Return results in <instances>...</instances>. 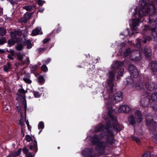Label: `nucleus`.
I'll return each instance as SVG.
<instances>
[{
    "mask_svg": "<svg viewBox=\"0 0 157 157\" xmlns=\"http://www.w3.org/2000/svg\"><path fill=\"white\" fill-rule=\"evenodd\" d=\"M24 45L27 46V48L28 49H30L32 47L31 41L29 40H28L24 42Z\"/></svg>",
    "mask_w": 157,
    "mask_h": 157,
    "instance_id": "nucleus-26",
    "label": "nucleus"
},
{
    "mask_svg": "<svg viewBox=\"0 0 157 157\" xmlns=\"http://www.w3.org/2000/svg\"><path fill=\"white\" fill-rule=\"evenodd\" d=\"M34 155H35L36 153H35L34 152ZM25 155L26 157H34V155H33L30 152H28V153Z\"/></svg>",
    "mask_w": 157,
    "mask_h": 157,
    "instance_id": "nucleus-54",
    "label": "nucleus"
},
{
    "mask_svg": "<svg viewBox=\"0 0 157 157\" xmlns=\"http://www.w3.org/2000/svg\"><path fill=\"white\" fill-rule=\"evenodd\" d=\"M37 3L40 6H42L43 4V3H42V0H38Z\"/></svg>",
    "mask_w": 157,
    "mask_h": 157,
    "instance_id": "nucleus-57",
    "label": "nucleus"
},
{
    "mask_svg": "<svg viewBox=\"0 0 157 157\" xmlns=\"http://www.w3.org/2000/svg\"><path fill=\"white\" fill-rule=\"evenodd\" d=\"M6 33V31L5 29L3 28L0 27V34L1 36H5Z\"/></svg>",
    "mask_w": 157,
    "mask_h": 157,
    "instance_id": "nucleus-34",
    "label": "nucleus"
},
{
    "mask_svg": "<svg viewBox=\"0 0 157 157\" xmlns=\"http://www.w3.org/2000/svg\"><path fill=\"white\" fill-rule=\"evenodd\" d=\"M138 122H140L143 120L142 115L141 112L138 111Z\"/></svg>",
    "mask_w": 157,
    "mask_h": 157,
    "instance_id": "nucleus-44",
    "label": "nucleus"
},
{
    "mask_svg": "<svg viewBox=\"0 0 157 157\" xmlns=\"http://www.w3.org/2000/svg\"><path fill=\"white\" fill-rule=\"evenodd\" d=\"M11 68V64L10 62H8L6 64L3 66L4 70L6 72H8Z\"/></svg>",
    "mask_w": 157,
    "mask_h": 157,
    "instance_id": "nucleus-24",
    "label": "nucleus"
},
{
    "mask_svg": "<svg viewBox=\"0 0 157 157\" xmlns=\"http://www.w3.org/2000/svg\"><path fill=\"white\" fill-rule=\"evenodd\" d=\"M124 63L123 61L120 62L118 61H116L113 64L112 67V69L114 71H118L117 78L119 79V76H123L124 71V69L123 67H124Z\"/></svg>",
    "mask_w": 157,
    "mask_h": 157,
    "instance_id": "nucleus-5",
    "label": "nucleus"
},
{
    "mask_svg": "<svg viewBox=\"0 0 157 157\" xmlns=\"http://www.w3.org/2000/svg\"><path fill=\"white\" fill-rule=\"evenodd\" d=\"M92 150L88 147L86 148L82 152V154L84 157H89L92 155Z\"/></svg>",
    "mask_w": 157,
    "mask_h": 157,
    "instance_id": "nucleus-18",
    "label": "nucleus"
},
{
    "mask_svg": "<svg viewBox=\"0 0 157 157\" xmlns=\"http://www.w3.org/2000/svg\"><path fill=\"white\" fill-rule=\"evenodd\" d=\"M135 13L133 14V17L135 18L131 19L132 23L130 24L131 29H132V35L133 34L134 32L137 33V18H136L137 13V7L136 6L134 9Z\"/></svg>",
    "mask_w": 157,
    "mask_h": 157,
    "instance_id": "nucleus-8",
    "label": "nucleus"
},
{
    "mask_svg": "<svg viewBox=\"0 0 157 157\" xmlns=\"http://www.w3.org/2000/svg\"><path fill=\"white\" fill-rule=\"evenodd\" d=\"M16 109L19 113L21 112V106H16Z\"/></svg>",
    "mask_w": 157,
    "mask_h": 157,
    "instance_id": "nucleus-59",
    "label": "nucleus"
},
{
    "mask_svg": "<svg viewBox=\"0 0 157 157\" xmlns=\"http://www.w3.org/2000/svg\"><path fill=\"white\" fill-rule=\"evenodd\" d=\"M113 99L116 102L122 101L123 99V93L120 91L117 92L114 94Z\"/></svg>",
    "mask_w": 157,
    "mask_h": 157,
    "instance_id": "nucleus-17",
    "label": "nucleus"
},
{
    "mask_svg": "<svg viewBox=\"0 0 157 157\" xmlns=\"http://www.w3.org/2000/svg\"><path fill=\"white\" fill-rule=\"evenodd\" d=\"M151 70L153 72L157 71V62L155 61L151 62L150 64Z\"/></svg>",
    "mask_w": 157,
    "mask_h": 157,
    "instance_id": "nucleus-19",
    "label": "nucleus"
},
{
    "mask_svg": "<svg viewBox=\"0 0 157 157\" xmlns=\"http://www.w3.org/2000/svg\"><path fill=\"white\" fill-rule=\"evenodd\" d=\"M25 138L26 141L28 142H30L33 140L32 137L29 135H26Z\"/></svg>",
    "mask_w": 157,
    "mask_h": 157,
    "instance_id": "nucleus-43",
    "label": "nucleus"
},
{
    "mask_svg": "<svg viewBox=\"0 0 157 157\" xmlns=\"http://www.w3.org/2000/svg\"><path fill=\"white\" fill-rule=\"evenodd\" d=\"M6 52V51L2 49H0V53L3 54Z\"/></svg>",
    "mask_w": 157,
    "mask_h": 157,
    "instance_id": "nucleus-64",
    "label": "nucleus"
},
{
    "mask_svg": "<svg viewBox=\"0 0 157 157\" xmlns=\"http://www.w3.org/2000/svg\"><path fill=\"white\" fill-rule=\"evenodd\" d=\"M50 61L51 59L50 58H48L45 61L44 63L46 64H48L50 62Z\"/></svg>",
    "mask_w": 157,
    "mask_h": 157,
    "instance_id": "nucleus-61",
    "label": "nucleus"
},
{
    "mask_svg": "<svg viewBox=\"0 0 157 157\" xmlns=\"http://www.w3.org/2000/svg\"><path fill=\"white\" fill-rule=\"evenodd\" d=\"M147 3L144 1H140V2L143 6L141 7L139 11V14L140 16L142 17L146 14L152 15L155 11L154 4L153 3V0H146Z\"/></svg>",
    "mask_w": 157,
    "mask_h": 157,
    "instance_id": "nucleus-2",
    "label": "nucleus"
},
{
    "mask_svg": "<svg viewBox=\"0 0 157 157\" xmlns=\"http://www.w3.org/2000/svg\"><path fill=\"white\" fill-rule=\"evenodd\" d=\"M6 40L4 37H2L0 38V45H2L6 42Z\"/></svg>",
    "mask_w": 157,
    "mask_h": 157,
    "instance_id": "nucleus-39",
    "label": "nucleus"
},
{
    "mask_svg": "<svg viewBox=\"0 0 157 157\" xmlns=\"http://www.w3.org/2000/svg\"><path fill=\"white\" fill-rule=\"evenodd\" d=\"M124 63L123 61L120 62L118 61H116L113 64L112 67V69L114 71H118L117 78L119 79V76H123L124 71V69L123 67H124Z\"/></svg>",
    "mask_w": 157,
    "mask_h": 157,
    "instance_id": "nucleus-4",
    "label": "nucleus"
},
{
    "mask_svg": "<svg viewBox=\"0 0 157 157\" xmlns=\"http://www.w3.org/2000/svg\"><path fill=\"white\" fill-rule=\"evenodd\" d=\"M18 92L21 94H25L27 91L25 90L23 88H20L18 90Z\"/></svg>",
    "mask_w": 157,
    "mask_h": 157,
    "instance_id": "nucleus-48",
    "label": "nucleus"
},
{
    "mask_svg": "<svg viewBox=\"0 0 157 157\" xmlns=\"http://www.w3.org/2000/svg\"><path fill=\"white\" fill-rule=\"evenodd\" d=\"M38 82L39 83H41L45 82L44 77L42 75H39L38 77Z\"/></svg>",
    "mask_w": 157,
    "mask_h": 157,
    "instance_id": "nucleus-35",
    "label": "nucleus"
},
{
    "mask_svg": "<svg viewBox=\"0 0 157 157\" xmlns=\"http://www.w3.org/2000/svg\"><path fill=\"white\" fill-rule=\"evenodd\" d=\"M9 2L13 6L17 4V0H9Z\"/></svg>",
    "mask_w": 157,
    "mask_h": 157,
    "instance_id": "nucleus-51",
    "label": "nucleus"
},
{
    "mask_svg": "<svg viewBox=\"0 0 157 157\" xmlns=\"http://www.w3.org/2000/svg\"><path fill=\"white\" fill-rule=\"evenodd\" d=\"M20 96L21 97V100L22 103V104L25 103H26L27 102L25 99V96H22V95H20Z\"/></svg>",
    "mask_w": 157,
    "mask_h": 157,
    "instance_id": "nucleus-46",
    "label": "nucleus"
},
{
    "mask_svg": "<svg viewBox=\"0 0 157 157\" xmlns=\"http://www.w3.org/2000/svg\"><path fill=\"white\" fill-rule=\"evenodd\" d=\"M22 105H23V107L25 109V113H26V110L27 109V103H25L24 104H23Z\"/></svg>",
    "mask_w": 157,
    "mask_h": 157,
    "instance_id": "nucleus-62",
    "label": "nucleus"
},
{
    "mask_svg": "<svg viewBox=\"0 0 157 157\" xmlns=\"http://www.w3.org/2000/svg\"><path fill=\"white\" fill-rule=\"evenodd\" d=\"M22 151V148H20L16 152H12L11 153H10L9 155L7 156L6 157H11L17 156L20 155Z\"/></svg>",
    "mask_w": 157,
    "mask_h": 157,
    "instance_id": "nucleus-20",
    "label": "nucleus"
},
{
    "mask_svg": "<svg viewBox=\"0 0 157 157\" xmlns=\"http://www.w3.org/2000/svg\"><path fill=\"white\" fill-rule=\"evenodd\" d=\"M128 121L130 124L133 125L135 123L134 117L133 115H132L129 117Z\"/></svg>",
    "mask_w": 157,
    "mask_h": 157,
    "instance_id": "nucleus-23",
    "label": "nucleus"
},
{
    "mask_svg": "<svg viewBox=\"0 0 157 157\" xmlns=\"http://www.w3.org/2000/svg\"><path fill=\"white\" fill-rule=\"evenodd\" d=\"M138 53H139V56L138 57V60L139 59H140L141 58L142 55L143 54V49L140 47L138 49Z\"/></svg>",
    "mask_w": 157,
    "mask_h": 157,
    "instance_id": "nucleus-29",
    "label": "nucleus"
},
{
    "mask_svg": "<svg viewBox=\"0 0 157 157\" xmlns=\"http://www.w3.org/2000/svg\"><path fill=\"white\" fill-rule=\"evenodd\" d=\"M11 55L10 54H9L8 55L7 57L8 58L10 59L11 60H13L14 59V58L12 57Z\"/></svg>",
    "mask_w": 157,
    "mask_h": 157,
    "instance_id": "nucleus-60",
    "label": "nucleus"
},
{
    "mask_svg": "<svg viewBox=\"0 0 157 157\" xmlns=\"http://www.w3.org/2000/svg\"><path fill=\"white\" fill-rule=\"evenodd\" d=\"M104 126L105 129H109L110 128L112 127L111 122L110 121H109L107 122Z\"/></svg>",
    "mask_w": 157,
    "mask_h": 157,
    "instance_id": "nucleus-30",
    "label": "nucleus"
},
{
    "mask_svg": "<svg viewBox=\"0 0 157 157\" xmlns=\"http://www.w3.org/2000/svg\"><path fill=\"white\" fill-rule=\"evenodd\" d=\"M150 94L148 92H146L141 96L140 103L143 107H146L150 103Z\"/></svg>",
    "mask_w": 157,
    "mask_h": 157,
    "instance_id": "nucleus-9",
    "label": "nucleus"
},
{
    "mask_svg": "<svg viewBox=\"0 0 157 157\" xmlns=\"http://www.w3.org/2000/svg\"><path fill=\"white\" fill-rule=\"evenodd\" d=\"M105 136V135L104 133L101 132L98 135L95 134L92 138L91 142L93 145L96 146L95 149L98 151L100 155H102L105 154L107 143L106 142L100 141Z\"/></svg>",
    "mask_w": 157,
    "mask_h": 157,
    "instance_id": "nucleus-1",
    "label": "nucleus"
},
{
    "mask_svg": "<svg viewBox=\"0 0 157 157\" xmlns=\"http://www.w3.org/2000/svg\"><path fill=\"white\" fill-rule=\"evenodd\" d=\"M32 33L33 36H35L39 34H42V32H40V29L37 28L33 30Z\"/></svg>",
    "mask_w": 157,
    "mask_h": 157,
    "instance_id": "nucleus-25",
    "label": "nucleus"
},
{
    "mask_svg": "<svg viewBox=\"0 0 157 157\" xmlns=\"http://www.w3.org/2000/svg\"><path fill=\"white\" fill-rule=\"evenodd\" d=\"M8 44V47H10L14 45L16 43V41L15 39H10L7 41Z\"/></svg>",
    "mask_w": 157,
    "mask_h": 157,
    "instance_id": "nucleus-28",
    "label": "nucleus"
},
{
    "mask_svg": "<svg viewBox=\"0 0 157 157\" xmlns=\"http://www.w3.org/2000/svg\"><path fill=\"white\" fill-rule=\"evenodd\" d=\"M47 49V48H38L37 49L38 52V53H40L41 52H44L45 50H46Z\"/></svg>",
    "mask_w": 157,
    "mask_h": 157,
    "instance_id": "nucleus-45",
    "label": "nucleus"
},
{
    "mask_svg": "<svg viewBox=\"0 0 157 157\" xmlns=\"http://www.w3.org/2000/svg\"><path fill=\"white\" fill-rule=\"evenodd\" d=\"M144 54L146 57L150 56L152 54L151 50L150 48L147 47H144Z\"/></svg>",
    "mask_w": 157,
    "mask_h": 157,
    "instance_id": "nucleus-21",
    "label": "nucleus"
},
{
    "mask_svg": "<svg viewBox=\"0 0 157 157\" xmlns=\"http://www.w3.org/2000/svg\"><path fill=\"white\" fill-rule=\"evenodd\" d=\"M105 130L107 132V134L105 135V136L106 137V141L109 144L112 145L113 143L114 138L113 132L112 130L109 129Z\"/></svg>",
    "mask_w": 157,
    "mask_h": 157,
    "instance_id": "nucleus-10",
    "label": "nucleus"
},
{
    "mask_svg": "<svg viewBox=\"0 0 157 157\" xmlns=\"http://www.w3.org/2000/svg\"><path fill=\"white\" fill-rule=\"evenodd\" d=\"M108 114L109 116L112 119V125L113 130L117 133L122 130L124 128L123 126L121 124H119L117 119L115 118L110 110L108 111Z\"/></svg>",
    "mask_w": 157,
    "mask_h": 157,
    "instance_id": "nucleus-6",
    "label": "nucleus"
},
{
    "mask_svg": "<svg viewBox=\"0 0 157 157\" xmlns=\"http://www.w3.org/2000/svg\"><path fill=\"white\" fill-rule=\"evenodd\" d=\"M151 156V155L149 153V152H145L142 155L143 157H150Z\"/></svg>",
    "mask_w": 157,
    "mask_h": 157,
    "instance_id": "nucleus-49",
    "label": "nucleus"
},
{
    "mask_svg": "<svg viewBox=\"0 0 157 157\" xmlns=\"http://www.w3.org/2000/svg\"><path fill=\"white\" fill-rule=\"evenodd\" d=\"M22 151L24 154L26 155L29 152V150L26 147H24L22 149Z\"/></svg>",
    "mask_w": 157,
    "mask_h": 157,
    "instance_id": "nucleus-50",
    "label": "nucleus"
},
{
    "mask_svg": "<svg viewBox=\"0 0 157 157\" xmlns=\"http://www.w3.org/2000/svg\"><path fill=\"white\" fill-rule=\"evenodd\" d=\"M154 22L155 21L156 23H154L152 25L146 27L145 29L146 30H151L152 31L151 34L155 38L157 37V19L155 21L154 20Z\"/></svg>",
    "mask_w": 157,
    "mask_h": 157,
    "instance_id": "nucleus-11",
    "label": "nucleus"
},
{
    "mask_svg": "<svg viewBox=\"0 0 157 157\" xmlns=\"http://www.w3.org/2000/svg\"><path fill=\"white\" fill-rule=\"evenodd\" d=\"M152 100L154 101H157V92L153 93L151 96Z\"/></svg>",
    "mask_w": 157,
    "mask_h": 157,
    "instance_id": "nucleus-31",
    "label": "nucleus"
},
{
    "mask_svg": "<svg viewBox=\"0 0 157 157\" xmlns=\"http://www.w3.org/2000/svg\"><path fill=\"white\" fill-rule=\"evenodd\" d=\"M104 129V126L100 123L95 127V131L96 132H98L101 131Z\"/></svg>",
    "mask_w": 157,
    "mask_h": 157,
    "instance_id": "nucleus-22",
    "label": "nucleus"
},
{
    "mask_svg": "<svg viewBox=\"0 0 157 157\" xmlns=\"http://www.w3.org/2000/svg\"><path fill=\"white\" fill-rule=\"evenodd\" d=\"M9 52L11 53L10 55L11 56H14L15 53L13 50L12 49H10L9 51Z\"/></svg>",
    "mask_w": 157,
    "mask_h": 157,
    "instance_id": "nucleus-58",
    "label": "nucleus"
},
{
    "mask_svg": "<svg viewBox=\"0 0 157 157\" xmlns=\"http://www.w3.org/2000/svg\"><path fill=\"white\" fill-rule=\"evenodd\" d=\"M50 40H51V38H45L43 41V43L44 44H45L47 43V42H48Z\"/></svg>",
    "mask_w": 157,
    "mask_h": 157,
    "instance_id": "nucleus-52",
    "label": "nucleus"
},
{
    "mask_svg": "<svg viewBox=\"0 0 157 157\" xmlns=\"http://www.w3.org/2000/svg\"><path fill=\"white\" fill-rule=\"evenodd\" d=\"M146 124L150 128V129L152 132L157 126L155 122L151 119H147Z\"/></svg>",
    "mask_w": 157,
    "mask_h": 157,
    "instance_id": "nucleus-16",
    "label": "nucleus"
},
{
    "mask_svg": "<svg viewBox=\"0 0 157 157\" xmlns=\"http://www.w3.org/2000/svg\"><path fill=\"white\" fill-rule=\"evenodd\" d=\"M131 110V108L127 105L121 106L118 109L119 112L125 113H130Z\"/></svg>",
    "mask_w": 157,
    "mask_h": 157,
    "instance_id": "nucleus-15",
    "label": "nucleus"
},
{
    "mask_svg": "<svg viewBox=\"0 0 157 157\" xmlns=\"http://www.w3.org/2000/svg\"><path fill=\"white\" fill-rule=\"evenodd\" d=\"M128 70L131 79L129 81L128 80L127 81L132 85L133 87H137V69L133 65L130 64L128 66Z\"/></svg>",
    "mask_w": 157,
    "mask_h": 157,
    "instance_id": "nucleus-3",
    "label": "nucleus"
},
{
    "mask_svg": "<svg viewBox=\"0 0 157 157\" xmlns=\"http://www.w3.org/2000/svg\"><path fill=\"white\" fill-rule=\"evenodd\" d=\"M17 59L20 60L24 64L25 62H23V56L21 54L20 52L18 53L17 54Z\"/></svg>",
    "mask_w": 157,
    "mask_h": 157,
    "instance_id": "nucleus-33",
    "label": "nucleus"
},
{
    "mask_svg": "<svg viewBox=\"0 0 157 157\" xmlns=\"http://www.w3.org/2000/svg\"><path fill=\"white\" fill-rule=\"evenodd\" d=\"M153 102L151 104V106L153 109L155 111L157 110V102Z\"/></svg>",
    "mask_w": 157,
    "mask_h": 157,
    "instance_id": "nucleus-36",
    "label": "nucleus"
},
{
    "mask_svg": "<svg viewBox=\"0 0 157 157\" xmlns=\"http://www.w3.org/2000/svg\"><path fill=\"white\" fill-rule=\"evenodd\" d=\"M109 79L108 81L107 92L108 94H110L114 92L113 80L115 77V74L113 71L109 72Z\"/></svg>",
    "mask_w": 157,
    "mask_h": 157,
    "instance_id": "nucleus-7",
    "label": "nucleus"
},
{
    "mask_svg": "<svg viewBox=\"0 0 157 157\" xmlns=\"http://www.w3.org/2000/svg\"><path fill=\"white\" fill-rule=\"evenodd\" d=\"M33 69L34 71H36L37 70L38 67L37 65H35L33 67Z\"/></svg>",
    "mask_w": 157,
    "mask_h": 157,
    "instance_id": "nucleus-63",
    "label": "nucleus"
},
{
    "mask_svg": "<svg viewBox=\"0 0 157 157\" xmlns=\"http://www.w3.org/2000/svg\"><path fill=\"white\" fill-rule=\"evenodd\" d=\"M41 70L44 72H46L48 71V68L45 64L43 65L41 67Z\"/></svg>",
    "mask_w": 157,
    "mask_h": 157,
    "instance_id": "nucleus-42",
    "label": "nucleus"
},
{
    "mask_svg": "<svg viewBox=\"0 0 157 157\" xmlns=\"http://www.w3.org/2000/svg\"><path fill=\"white\" fill-rule=\"evenodd\" d=\"M23 8L27 11H31L33 10V7L30 6H25L23 7Z\"/></svg>",
    "mask_w": 157,
    "mask_h": 157,
    "instance_id": "nucleus-41",
    "label": "nucleus"
},
{
    "mask_svg": "<svg viewBox=\"0 0 157 157\" xmlns=\"http://www.w3.org/2000/svg\"><path fill=\"white\" fill-rule=\"evenodd\" d=\"M22 34V30L20 29L16 30L14 29L13 31H11L10 33L11 37L12 39L17 40V36H21Z\"/></svg>",
    "mask_w": 157,
    "mask_h": 157,
    "instance_id": "nucleus-14",
    "label": "nucleus"
},
{
    "mask_svg": "<svg viewBox=\"0 0 157 157\" xmlns=\"http://www.w3.org/2000/svg\"><path fill=\"white\" fill-rule=\"evenodd\" d=\"M38 128L39 129H42L44 128V124L43 122L40 121L39 122L38 125Z\"/></svg>",
    "mask_w": 157,
    "mask_h": 157,
    "instance_id": "nucleus-38",
    "label": "nucleus"
},
{
    "mask_svg": "<svg viewBox=\"0 0 157 157\" xmlns=\"http://www.w3.org/2000/svg\"><path fill=\"white\" fill-rule=\"evenodd\" d=\"M33 140L29 146V148L30 150L33 151L35 153H36L38 151V150L37 142L36 140V137L34 136H33Z\"/></svg>",
    "mask_w": 157,
    "mask_h": 157,
    "instance_id": "nucleus-12",
    "label": "nucleus"
},
{
    "mask_svg": "<svg viewBox=\"0 0 157 157\" xmlns=\"http://www.w3.org/2000/svg\"><path fill=\"white\" fill-rule=\"evenodd\" d=\"M132 140L135 141L137 143V137L134 136H132L131 137Z\"/></svg>",
    "mask_w": 157,
    "mask_h": 157,
    "instance_id": "nucleus-53",
    "label": "nucleus"
},
{
    "mask_svg": "<svg viewBox=\"0 0 157 157\" xmlns=\"http://www.w3.org/2000/svg\"><path fill=\"white\" fill-rule=\"evenodd\" d=\"M23 80L26 83H28V84H31L32 82V81L30 79H29L28 78H23Z\"/></svg>",
    "mask_w": 157,
    "mask_h": 157,
    "instance_id": "nucleus-47",
    "label": "nucleus"
},
{
    "mask_svg": "<svg viewBox=\"0 0 157 157\" xmlns=\"http://www.w3.org/2000/svg\"><path fill=\"white\" fill-rule=\"evenodd\" d=\"M131 52L130 48H128L124 52V55L125 57H127L129 55Z\"/></svg>",
    "mask_w": 157,
    "mask_h": 157,
    "instance_id": "nucleus-32",
    "label": "nucleus"
},
{
    "mask_svg": "<svg viewBox=\"0 0 157 157\" xmlns=\"http://www.w3.org/2000/svg\"><path fill=\"white\" fill-rule=\"evenodd\" d=\"M31 13H28L27 14H25V17H26L27 18V19L28 20L31 17Z\"/></svg>",
    "mask_w": 157,
    "mask_h": 157,
    "instance_id": "nucleus-56",
    "label": "nucleus"
},
{
    "mask_svg": "<svg viewBox=\"0 0 157 157\" xmlns=\"http://www.w3.org/2000/svg\"><path fill=\"white\" fill-rule=\"evenodd\" d=\"M145 86L148 90L152 91L157 88V84L154 82H148L146 83Z\"/></svg>",
    "mask_w": 157,
    "mask_h": 157,
    "instance_id": "nucleus-13",
    "label": "nucleus"
},
{
    "mask_svg": "<svg viewBox=\"0 0 157 157\" xmlns=\"http://www.w3.org/2000/svg\"><path fill=\"white\" fill-rule=\"evenodd\" d=\"M34 97L35 98H39L40 97L41 94H40L38 91H34L33 92Z\"/></svg>",
    "mask_w": 157,
    "mask_h": 157,
    "instance_id": "nucleus-40",
    "label": "nucleus"
},
{
    "mask_svg": "<svg viewBox=\"0 0 157 157\" xmlns=\"http://www.w3.org/2000/svg\"><path fill=\"white\" fill-rule=\"evenodd\" d=\"M153 140L157 142V127H156L152 132Z\"/></svg>",
    "mask_w": 157,
    "mask_h": 157,
    "instance_id": "nucleus-27",
    "label": "nucleus"
},
{
    "mask_svg": "<svg viewBox=\"0 0 157 157\" xmlns=\"http://www.w3.org/2000/svg\"><path fill=\"white\" fill-rule=\"evenodd\" d=\"M21 22H23L24 23H26L28 19L26 17H24L22 18L21 19Z\"/></svg>",
    "mask_w": 157,
    "mask_h": 157,
    "instance_id": "nucleus-55",
    "label": "nucleus"
},
{
    "mask_svg": "<svg viewBox=\"0 0 157 157\" xmlns=\"http://www.w3.org/2000/svg\"><path fill=\"white\" fill-rule=\"evenodd\" d=\"M15 48L17 50L21 51L23 48V45L22 44H19L15 47Z\"/></svg>",
    "mask_w": 157,
    "mask_h": 157,
    "instance_id": "nucleus-37",
    "label": "nucleus"
}]
</instances>
